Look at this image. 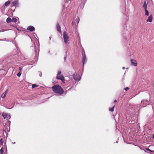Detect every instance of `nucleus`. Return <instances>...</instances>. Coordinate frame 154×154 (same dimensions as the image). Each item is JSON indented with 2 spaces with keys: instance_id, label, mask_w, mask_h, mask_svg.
Here are the masks:
<instances>
[{
  "instance_id": "37",
  "label": "nucleus",
  "mask_w": 154,
  "mask_h": 154,
  "mask_svg": "<svg viewBox=\"0 0 154 154\" xmlns=\"http://www.w3.org/2000/svg\"><path fill=\"white\" fill-rule=\"evenodd\" d=\"M12 108V107H11V108H10V109H11Z\"/></svg>"
},
{
  "instance_id": "12",
  "label": "nucleus",
  "mask_w": 154,
  "mask_h": 154,
  "mask_svg": "<svg viewBox=\"0 0 154 154\" xmlns=\"http://www.w3.org/2000/svg\"><path fill=\"white\" fill-rule=\"evenodd\" d=\"M147 3L145 1L144 2L143 5V7L144 9H147Z\"/></svg>"
},
{
  "instance_id": "30",
  "label": "nucleus",
  "mask_w": 154,
  "mask_h": 154,
  "mask_svg": "<svg viewBox=\"0 0 154 154\" xmlns=\"http://www.w3.org/2000/svg\"><path fill=\"white\" fill-rule=\"evenodd\" d=\"M117 101L116 100H115L114 101V102L115 103H116L117 102Z\"/></svg>"
},
{
  "instance_id": "11",
  "label": "nucleus",
  "mask_w": 154,
  "mask_h": 154,
  "mask_svg": "<svg viewBox=\"0 0 154 154\" xmlns=\"http://www.w3.org/2000/svg\"><path fill=\"white\" fill-rule=\"evenodd\" d=\"M11 1L12 0H9L8 1L6 2L4 4L5 6L6 7L8 6L10 4Z\"/></svg>"
},
{
  "instance_id": "15",
  "label": "nucleus",
  "mask_w": 154,
  "mask_h": 154,
  "mask_svg": "<svg viewBox=\"0 0 154 154\" xmlns=\"http://www.w3.org/2000/svg\"><path fill=\"white\" fill-rule=\"evenodd\" d=\"M8 90H6L2 94V95L1 96H6V94L8 92Z\"/></svg>"
},
{
  "instance_id": "18",
  "label": "nucleus",
  "mask_w": 154,
  "mask_h": 154,
  "mask_svg": "<svg viewBox=\"0 0 154 154\" xmlns=\"http://www.w3.org/2000/svg\"><path fill=\"white\" fill-rule=\"evenodd\" d=\"M115 107V106H114L112 108H110L109 109V110L110 111L112 112L114 111V108Z\"/></svg>"
},
{
  "instance_id": "28",
  "label": "nucleus",
  "mask_w": 154,
  "mask_h": 154,
  "mask_svg": "<svg viewBox=\"0 0 154 154\" xmlns=\"http://www.w3.org/2000/svg\"><path fill=\"white\" fill-rule=\"evenodd\" d=\"M146 150L147 151H149L150 152H152V151L151 150H150L149 149V148H146Z\"/></svg>"
},
{
  "instance_id": "32",
  "label": "nucleus",
  "mask_w": 154,
  "mask_h": 154,
  "mask_svg": "<svg viewBox=\"0 0 154 154\" xmlns=\"http://www.w3.org/2000/svg\"><path fill=\"white\" fill-rule=\"evenodd\" d=\"M125 69V67H122V69Z\"/></svg>"
},
{
  "instance_id": "13",
  "label": "nucleus",
  "mask_w": 154,
  "mask_h": 154,
  "mask_svg": "<svg viewBox=\"0 0 154 154\" xmlns=\"http://www.w3.org/2000/svg\"><path fill=\"white\" fill-rule=\"evenodd\" d=\"M74 78L76 80H79L80 79V77L79 75L77 74L74 76Z\"/></svg>"
},
{
  "instance_id": "1",
  "label": "nucleus",
  "mask_w": 154,
  "mask_h": 154,
  "mask_svg": "<svg viewBox=\"0 0 154 154\" xmlns=\"http://www.w3.org/2000/svg\"><path fill=\"white\" fill-rule=\"evenodd\" d=\"M52 89L54 92L61 94L63 92V88L58 85H55L52 87Z\"/></svg>"
},
{
  "instance_id": "16",
  "label": "nucleus",
  "mask_w": 154,
  "mask_h": 154,
  "mask_svg": "<svg viewBox=\"0 0 154 154\" xmlns=\"http://www.w3.org/2000/svg\"><path fill=\"white\" fill-rule=\"evenodd\" d=\"M145 12V15L146 16H148L149 15V12L147 10V9H144Z\"/></svg>"
},
{
  "instance_id": "24",
  "label": "nucleus",
  "mask_w": 154,
  "mask_h": 154,
  "mask_svg": "<svg viewBox=\"0 0 154 154\" xmlns=\"http://www.w3.org/2000/svg\"><path fill=\"white\" fill-rule=\"evenodd\" d=\"M61 73V71H58L57 74L58 75H60Z\"/></svg>"
},
{
  "instance_id": "29",
  "label": "nucleus",
  "mask_w": 154,
  "mask_h": 154,
  "mask_svg": "<svg viewBox=\"0 0 154 154\" xmlns=\"http://www.w3.org/2000/svg\"><path fill=\"white\" fill-rule=\"evenodd\" d=\"M8 123H9V126H10V124H11V121L9 120V121H8Z\"/></svg>"
},
{
  "instance_id": "3",
  "label": "nucleus",
  "mask_w": 154,
  "mask_h": 154,
  "mask_svg": "<svg viewBox=\"0 0 154 154\" xmlns=\"http://www.w3.org/2000/svg\"><path fill=\"white\" fill-rule=\"evenodd\" d=\"M56 78L58 79H59L61 80L62 82L63 83H64V81H65L64 77L63 76V75H57V76L56 77Z\"/></svg>"
},
{
  "instance_id": "17",
  "label": "nucleus",
  "mask_w": 154,
  "mask_h": 154,
  "mask_svg": "<svg viewBox=\"0 0 154 154\" xmlns=\"http://www.w3.org/2000/svg\"><path fill=\"white\" fill-rule=\"evenodd\" d=\"M17 4V2L16 1H15L12 3L11 4V6H15Z\"/></svg>"
},
{
  "instance_id": "21",
  "label": "nucleus",
  "mask_w": 154,
  "mask_h": 154,
  "mask_svg": "<svg viewBox=\"0 0 154 154\" xmlns=\"http://www.w3.org/2000/svg\"><path fill=\"white\" fill-rule=\"evenodd\" d=\"M38 86V85L35 84H33L32 85V88H34L35 87H37Z\"/></svg>"
},
{
  "instance_id": "20",
  "label": "nucleus",
  "mask_w": 154,
  "mask_h": 154,
  "mask_svg": "<svg viewBox=\"0 0 154 154\" xmlns=\"http://www.w3.org/2000/svg\"><path fill=\"white\" fill-rule=\"evenodd\" d=\"M4 153L3 147H2L0 150V153L1 154H3Z\"/></svg>"
},
{
  "instance_id": "22",
  "label": "nucleus",
  "mask_w": 154,
  "mask_h": 154,
  "mask_svg": "<svg viewBox=\"0 0 154 154\" xmlns=\"http://www.w3.org/2000/svg\"><path fill=\"white\" fill-rule=\"evenodd\" d=\"M7 129L8 132H9L10 131V126H8H8H7Z\"/></svg>"
},
{
  "instance_id": "38",
  "label": "nucleus",
  "mask_w": 154,
  "mask_h": 154,
  "mask_svg": "<svg viewBox=\"0 0 154 154\" xmlns=\"http://www.w3.org/2000/svg\"><path fill=\"white\" fill-rule=\"evenodd\" d=\"M20 103H22V102H20Z\"/></svg>"
},
{
  "instance_id": "5",
  "label": "nucleus",
  "mask_w": 154,
  "mask_h": 154,
  "mask_svg": "<svg viewBox=\"0 0 154 154\" xmlns=\"http://www.w3.org/2000/svg\"><path fill=\"white\" fill-rule=\"evenodd\" d=\"M131 65H132L135 66H136L137 65V63L136 60L131 59Z\"/></svg>"
},
{
  "instance_id": "2",
  "label": "nucleus",
  "mask_w": 154,
  "mask_h": 154,
  "mask_svg": "<svg viewBox=\"0 0 154 154\" xmlns=\"http://www.w3.org/2000/svg\"><path fill=\"white\" fill-rule=\"evenodd\" d=\"M63 37L65 44L66 45H67L69 44L68 41H69V37L68 35V33L66 32H63Z\"/></svg>"
},
{
  "instance_id": "26",
  "label": "nucleus",
  "mask_w": 154,
  "mask_h": 154,
  "mask_svg": "<svg viewBox=\"0 0 154 154\" xmlns=\"http://www.w3.org/2000/svg\"><path fill=\"white\" fill-rule=\"evenodd\" d=\"M3 143V141L2 140V139L0 140V144H2Z\"/></svg>"
},
{
  "instance_id": "6",
  "label": "nucleus",
  "mask_w": 154,
  "mask_h": 154,
  "mask_svg": "<svg viewBox=\"0 0 154 154\" xmlns=\"http://www.w3.org/2000/svg\"><path fill=\"white\" fill-rule=\"evenodd\" d=\"M27 29L31 32L34 31L35 30V28L33 26H29L27 27Z\"/></svg>"
},
{
  "instance_id": "7",
  "label": "nucleus",
  "mask_w": 154,
  "mask_h": 154,
  "mask_svg": "<svg viewBox=\"0 0 154 154\" xmlns=\"http://www.w3.org/2000/svg\"><path fill=\"white\" fill-rule=\"evenodd\" d=\"M57 31L60 33H61V27L58 23H57Z\"/></svg>"
},
{
  "instance_id": "33",
  "label": "nucleus",
  "mask_w": 154,
  "mask_h": 154,
  "mask_svg": "<svg viewBox=\"0 0 154 154\" xmlns=\"http://www.w3.org/2000/svg\"><path fill=\"white\" fill-rule=\"evenodd\" d=\"M152 138H153V139H154V134H153V137H152Z\"/></svg>"
},
{
  "instance_id": "27",
  "label": "nucleus",
  "mask_w": 154,
  "mask_h": 154,
  "mask_svg": "<svg viewBox=\"0 0 154 154\" xmlns=\"http://www.w3.org/2000/svg\"><path fill=\"white\" fill-rule=\"evenodd\" d=\"M19 69L20 70V72H21L22 71V68L20 67H19Z\"/></svg>"
},
{
  "instance_id": "31",
  "label": "nucleus",
  "mask_w": 154,
  "mask_h": 154,
  "mask_svg": "<svg viewBox=\"0 0 154 154\" xmlns=\"http://www.w3.org/2000/svg\"><path fill=\"white\" fill-rule=\"evenodd\" d=\"M23 97L22 98V100H24V99H25V97Z\"/></svg>"
},
{
  "instance_id": "23",
  "label": "nucleus",
  "mask_w": 154,
  "mask_h": 154,
  "mask_svg": "<svg viewBox=\"0 0 154 154\" xmlns=\"http://www.w3.org/2000/svg\"><path fill=\"white\" fill-rule=\"evenodd\" d=\"M21 75V72H19L17 74V76L18 77H20V75Z\"/></svg>"
},
{
  "instance_id": "36",
  "label": "nucleus",
  "mask_w": 154,
  "mask_h": 154,
  "mask_svg": "<svg viewBox=\"0 0 154 154\" xmlns=\"http://www.w3.org/2000/svg\"><path fill=\"white\" fill-rule=\"evenodd\" d=\"M5 97H2L3 98H4Z\"/></svg>"
},
{
  "instance_id": "25",
  "label": "nucleus",
  "mask_w": 154,
  "mask_h": 154,
  "mask_svg": "<svg viewBox=\"0 0 154 154\" xmlns=\"http://www.w3.org/2000/svg\"><path fill=\"white\" fill-rule=\"evenodd\" d=\"M129 89V88L128 87H127L125 88V91H127Z\"/></svg>"
},
{
  "instance_id": "4",
  "label": "nucleus",
  "mask_w": 154,
  "mask_h": 154,
  "mask_svg": "<svg viewBox=\"0 0 154 154\" xmlns=\"http://www.w3.org/2000/svg\"><path fill=\"white\" fill-rule=\"evenodd\" d=\"M2 116L4 118V119H7L8 118L9 119H10L11 118V116L8 114L3 112L2 114Z\"/></svg>"
},
{
  "instance_id": "8",
  "label": "nucleus",
  "mask_w": 154,
  "mask_h": 154,
  "mask_svg": "<svg viewBox=\"0 0 154 154\" xmlns=\"http://www.w3.org/2000/svg\"><path fill=\"white\" fill-rule=\"evenodd\" d=\"M49 98L48 97L47 98H45V99H43L41 100V101H40V102H38L37 103H38V104H39V103H44L46 101H47L48 100V99Z\"/></svg>"
},
{
  "instance_id": "9",
  "label": "nucleus",
  "mask_w": 154,
  "mask_h": 154,
  "mask_svg": "<svg viewBox=\"0 0 154 154\" xmlns=\"http://www.w3.org/2000/svg\"><path fill=\"white\" fill-rule=\"evenodd\" d=\"M83 55V58H82V63L84 65L85 63V60L86 59V56H85V53L84 52V54H82Z\"/></svg>"
},
{
  "instance_id": "19",
  "label": "nucleus",
  "mask_w": 154,
  "mask_h": 154,
  "mask_svg": "<svg viewBox=\"0 0 154 154\" xmlns=\"http://www.w3.org/2000/svg\"><path fill=\"white\" fill-rule=\"evenodd\" d=\"M12 21L14 23H16L17 21V19L16 18H13L12 19Z\"/></svg>"
},
{
  "instance_id": "14",
  "label": "nucleus",
  "mask_w": 154,
  "mask_h": 154,
  "mask_svg": "<svg viewBox=\"0 0 154 154\" xmlns=\"http://www.w3.org/2000/svg\"><path fill=\"white\" fill-rule=\"evenodd\" d=\"M12 21V19L11 18L8 17L6 20V22L7 23H10Z\"/></svg>"
},
{
  "instance_id": "35",
  "label": "nucleus",
  "mask_w": 154,
  "mask_h": 154,
  "mask_svg": "<svg viewBox=\"0 0 154 154\" xmlns=\"http://www.w3.org/2000/svg\"><path fill=\"white\" fill-rule=\"evenodd\" d=\"M15 143H16L15 142H14V143H13L14 144H15Z\"/></svg>"
},
{
  "instance_id": "34",
  "label": "nucleus",
  "mask_w": 154,
  "mask_h": 154,
  "mask_svg": "<svg viewBox=\"0 0 154 154\" xmlns=\"http://www.w3.org/2000/svg\"><path fill=\"white\" fill-rule=\"evenodd\" d=\"M4 131L5 132H6V129H5V130H4Z\"/></svg>"
},
{
  "instance_id": "10",
  "label": "nucleus",
  "mask_w": 154,
  "mask_h": 154,
  "mask_svg": "<svg viewBox=\"0 0 154 154\" xmlns=\"http://www.w3.org/2000/svg\"><path fill=\"white\" fill-rule=\"evenodd\" d=\"M152 15H151L149 16L147 20H146V21L147 22H151L152 21Z\"/></svg>"
}]
</instances>
